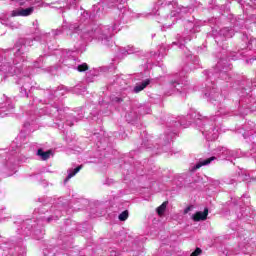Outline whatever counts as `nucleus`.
I'll return each mask as SVG.
<instances>
[{
	"instance_id": "nucleus-1",
	"label": "nucleus",
	"mask_w": 256,
	"mask_h": 256,
	"mask_svg": "<svg viewBox=\"0 0 256 256\" xmlns=\"http://www.w3.org/2000/svg\"><path fill=\"white\" fill-rule=\"evenodd\" d=\"M209 216V208H204L203 212L198 211L192 215V220L195 222L199 221H207V217Z\"/></svg>"
},
{
	"instance_id": "nucleus-2",
	"label": "nucleus",
	"mask_w": 256,
	"mask_h": 256,
	"mask_svg": "<svg viewBox=\"0 0 256 256\" xmlns=\"http://www.w3.org/2000/svg\"><path fill=\"white\" fill-rule=\"evenodd\" d=\"M34 11L33 7L19 9L12 12L13 17H29Z\"/></svg>"
},
{
	"instance_id": "nucleus-3",
	"label": "nucleus",
	"mask_w": 256,
	"mask_h": 256,
	"mask_svg": "<svg viewBox=\"0 0 256 256\" xmlns=\"http://www.w3.org/2000/svg\"><path fill=\"white\" fill-rule=\"evenodd\" d=\"M37 155L39 157H41L42 161H47L48 159L51 158V155H53V151L48 150V151L45 152V151H43V149H38Z\"/></svg>"
},
{
	"instance_id": "nucleus-4",
	"label": "nucleus",
	"mask_w": 256,
	"mask_h": 256,
	"mask_svg": "<svg viewBox=\"0 0 256 256\" xmlns=\"http://www.w3.org/2000/svg\"><path fill=\"white\" fill-rule=\"evenodd\" d=\"M149 83H151V81L149 79L145 80L140 85H137L134 87V92L141 93V91H143V89H145L147 87V85H149Z\"/></svg>"
},
{
	"instance_id": "nucleus-5",
	"label": "nucleus",
	"mask_w": 256,
	"mask_h": 256,
	"mask_svg": "<svg viewBox=\"0 0 256 256\" xmlns=\"http://www.w3.org/2000/svg\"><path fill=\"white\" fill-rule=\"evenodd\" d=\"M83 169V165H79L78 167H76L72 172H70L68 174V176L66 177V179L64 180V183H67L68 181H70V179H72V177H75L76 173H78L79 171H81Z\"/></svg>"
},
{
	"instance_id": "nucleus-6",
	"label": "nucleus",
	"mask_w": 256,
	"mask_h": 256,
	"mask_svg": "<svg viewBox=\"0 0 256 256\" xmlns=\"http://www.w3.org/2000/svg\"><path fill=\"white\" fill-rule=\"evenodd\" d=\"M215 159H217L215 156H212L198 164H196L195 169H201V167L205 166V165H209V163H211L212 161H215Z\"/></svg>"
},
{
	"instance_id": "nucleus-7",
	"label": "nucleus",
	"mask_w": 256,
	"mask_h": 256,
	"mask_svg": "<svg viewBox=\"0 0 256 256\" xmlns=\"http://www.w3.org/2000/svg\"><path fill=\"white\" fill-rule=\"evenodd\" d=\"M169 202L165 201L163 202L157 209V213L159 215V217H162V215H164L166 209H167V205H168Z\"/></svg>"
},
{
	"instance_id": "nucleus-8",
	"label": "nucleus",
	"mask_w": 256,
	"mask_h": 256,
	"mask_svg": "<svg viewBox=\"0 0 256 256\" xmlns=\"http://www.w3.org/2000/svg\"><path fill=\"white\" fill-rule=\"evenodd\" d=\"M119 221H127L129 219V210H125L118 216Z\"/></svg>"
},
{
	"instance_id": "nucleus-9",
	"label": "nucleus",
	"mask_w": 256,
	"mask_h": 256,
	"mask_svg": "<svg viewBox=\"0 0 256 256\" xmlns=\"http://www.w3.org/2000/svg\"><path fill=\"white\" fill-rule=\"evenodd\" d=\"M77 69H78L79 73H83L85 71H89V65H87V63H83V64L78 65Z\"/></svg>"
},
{
	"instance_id": "nucleus-10",
	"label": "nucleus",
	"mask_w": 256,
	"mask_h": 256,
	"mask_svg": "<svg viewBox=\"0 0 256 256\" xmlns=\"http://www.w3.org/2000/svg\"><path fill=\"white\" fill-rule=\"evenodd\" d=\"M201 253H203V250H201V248H196L195 251H193L190 256H198L201 255Z\"/></svg>"
},
{
	"instance_id": "nucleus-11",
	"label": "nucleus",
	"mask_w": 256,
	"mask_h": 256,
	"mask_svg": "<svg viewBox=\"0 0 256 256\" xmlns=\"http://www.w3.org/2000/svg\"><path fill=\"white\" fill-rule=\"evenodd\" d=\"M189 211H191V207L188 206L185 210H184V213H189Z\"/></svg>"
},
{
	"instance_id": "nucleus-12",
	"label": "nucleus",
	"mask_w": 256,
	"mask_h": 256,
	"mask_svg": "<svg viewBox=\"0 0 256 256\" xmlns=\"http://www.w3.org/2000/svg\"><path fill=\"white\" fill-rule=\"evenodd\" d=\"M175 83H177V81H171L170 85H175Z\"/></svg>"
}]
</instances>
